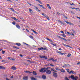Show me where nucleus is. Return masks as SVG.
<instances>
[{
	"label": "nucleus",
	"mask_w": 80,
	"mask_h": 80,
	"mask_svg": "<svg viewBox=\"0 0 80 80\" xmlns=\"http://www.w3.org/2000/svg\"><path fill=\"white\" fill-rule=\"evenodd\" d=\"M40 58H45V56H40Z\"/></svg>",
	"instance_id": "cd10ccee"
},
{
	"label": "nucleus",
	"mask_w": 80,
	"mask_h": 80,
	"mask_svg": "<svg viewBox=\"0 0 80 80\" xmlns=\"http://www.w3.org/2000/svg\"><path fill=\"white\" fill-rule=\"evenodd\" d=\"M80 62L77 63V65H80Z\"/></svg>",
	"instance_id": "69168bd1"
},
{
	"label": "nucleus",
	"mask_w": 80,
	"mask_h": 80,
	"mask_svg": "<svg viewBox=\"0 0 80 80\" xmlns=\"http://www.w3.org/2000/svg\"><path fill=\"white\" fill-rule=\"evenodd\" d=\"M59 54H60V55H64V53H62V52H60Z\"/></svg>",
	"instance_id": "473e14b6"
},
{
	"label": "nucleus",
	"mask_w": 80,
	"mask_h": 80,
	"mask_svg": "<svg viewBox=\"0 0 80 80\" xmlns=\"http://www.w3.org/2000/svg\"><path fill=\"white\" fill-rule=\"evenodd\" d=\"M11 18H12V19H13L14 20H15V21H16V22H20V21L18 20V19H17L16 18H15V17H11Z\"/></svg>",
	"instance_id": "7ed1b4c3"
},
{
	"label": "nucleus",
	"mask_w": 80,
	"mask_h": 80,
	"mask_svg": "<svg viewBox=\"0 0 80 80\" xmlns=\"http://www.w3.org/2000/svg\"><path fill=\"white\" fill-rule=\"evenodd\" d=\"M71 12L73 14H75V12H73L72 11H71Z\"/></svg>",
	"instance_id": "a19ab883"
},
{
	"label": "nucleus",
	"mask_w": 80,
	"mask_h": 80,
	"mask_svg": "<svg viewBox=\"0 0 80 80\" xmlns=\"http://www.w3.org/2000/svg\"><path fill=\"white\" fill-rule=\"evenodd\" d=\"M45 68H42L40 71V72L42 73H44V72H46V70L45 69Z\"/></svg>",
	"instance_id": "f03ea898"
},
{
	"label": "nucleus",
	"mask_w": 80,
	"mask_h": 80,
	"mask_svg": "<svg viewBox=\"0 0 80 80\" xmlns=\"http://www.w3.org/2000/svg\"><path fill=\"white\" fill-rule=\"evenodd\" d=\"M62 45H64V46H65V47H66L67 45H66V44H65L63 43V42L62 43Z\"/></svg>",
	"instance_id": "f704fd0d"
},
{
	"label": "nucleus",
	"mask_w": 80,
	"mask_h": 80,
	"mask_svg": "<svg viewBox=\"0 0 80 80\" xmlns=\"http://www.w3.org/2000/svg\"><path fill=\"white\" fill-rule=\"evenodd\" d=\"M49 65H50V63H49L48 64L46 65L45 66H46V67H47L48 66H49Z\"/></svg>",
	"instance_id": "09e8293b"
},
{
	"label": "nucleus",
	"mask_w": 80,
	"mask_h": 80,
	"mask_svg": "<svg viewBox=\"0 0 80 80\" xmlns=\"http://www.w3.org/2000/svg\"><path fill=\"white\" fill-rule=\"evenodd\" d=\"M2 62H5V60H3L2 61Z\"/></svg>",
	"instance_id": "052dcab7"
},
{
	"label": "nucleus",
	"mask_w": 80,
	"mask_h": 80,
	"mask_svg": "<svg viewBox=\"0 0 80 80\" xmlns=\"http://www.w3.org/2000/svg\"><path fill=\"white\" fill-rule=\"evenodd\" d=\"M45 18H47L48 20H50V18H49V17H48V16H46V17Z\"/></svg>",
	"instance_id": "5701e85b"
},
{
	"label": "nucleus",
	"mask_w": 80,
	"mask_h": 80,
	"mask_svg": "<svg viewBox=\"0 0 80 80\" xmlns=\"http://www.w3.org/2000/svg\"><path fill=\"white\" fill-rule=\"evenodd\" d=\"M24 72H25V73H32V72H30L29 71H25Z\"/></svg>",
	"instance_id": "2eb2a0df"
},
{
	"label": "nucleus",
	"mask_w": 80,
	"mask_h": 80,
	"mask_svg": "<svg viewBox=\"0 0 80 80\" xmlns=\"http://www.w3.org/2000/svg\"><path fill=\"white\" fill-rule=\"evenodd\" d=\"M12 24H13V25H15V22H13L12 23Z\"/></svg>",
	"instance_id": "ea45409f"
},
{
	"label": "nucleus",
	"mask_w": 80,
	"mask_h": 80,
	"mask_svg": "<svg viewBox=\"0 0 80 80\" xmlns=\"http://www.w3.org/2000/svg\"><path fill=\"white\" fill-rule=\"evenodd\" d=\"M66 23H67L68 24H69V22L67 21H65Z\"/></svg>",
	"instance_id": "a18cd8bd"
},
{
	"label": "nucleus",
	"mask_w": 80,
	"mask_h": 80,
	"mask_svg": "<svg viewBox=\"0 0 80 80\" xmlns=\"http://www.w3.org/2000/svg\"><path fill=\"white\" fill-rule=\"evenodd\" d=\"M57 14H58V15L60 16V13L58 12H57Z\"/></svg>",
	"instance_id": "e433bc0d"
},
{
	"label": "nucleus",
	"mask_w": 80,
	"mask_h": 80,
	"mask_svg": "<svg viewBox=\"0 0 80 80\" xmlns=\"http://www.w3.org/2000/svg\"><path fill=\"white\" fill-rule=\"evenodd\" d=\"M64 18H66V19H67V18H67V17L66 16H64Z\"/></svg>",
	"instance_id": "37998d69"
},
{
	"label": "nucleus",
	"mask_w": 80,
	"mask_h": 80,
	"mask_svg": "<svg viewBox=\"0 0 80 80\" xmlns=\"http://www.w3.org/2000/svg\"><path fill=\"white\" fill-rule=\"evenodd\" d=\"M28 76H24L23 78V80H28Z\"/></svg>",
	"instance_id": "6e6552de"
},
{
	"label": "nucleus",
	"mask_w": 80,
	"mask_h": 80,
	"mask_svg": "<svg viewBox=\"0 0 80 80\" xmlns=\"http://www.w3.org/2000/svg\"><path fill=\"white\" fill-rule=\"evenodd\" d=\"M57 53H60L61 52L58 51V52H56Z\"/></svg>",
	"instance_id": "4d7b16f0"
},
{
	"label": "nucleus",
	"mask_w": 80,
	"mask_h": 80,
	"mask_svg": "<svg viewBox=\"0 0 80 80\" xmlns=\"http://www.w3.org/2000/svg\"><path fill=\"white\" fill-rule=\"evenodd\" d=\"M31 80H37V78H35L33 77H31Z\"/></svg>",
	"instance_id": "ddd939ff"
},
{
	"label": "nucleus",
	"mask_w": 80,
	"mask_h": 80,
	"mask_svg": "<svg viewBox=\"0 0 80 80\" xmlns=\"http://www.w3.org/2000/svg\"><path fill=\"white\" fill-rule=\"evenodd\" d=\"M29 11L30 13H33V11L32 10V9H29Z\"/></svg>",
	"instance_id": "1a4fd4ad"
},
{
	"label": "nucleus",
	"mask_w": 80,
	"mask_h": 80,
	"mask_svg": "<svg viewBox=\"0 0 80 80\" xmlns=\"http://www.w3.org/2000/svg\"><path fill=\"white\" fill-rule=\"evenodd\" d=\"M42 15H43V16H44L45 18L46 17H47V15H46L44 13H42Z\"/></svg>",
	"instance_id": "a211bd4d"
},
{
	"label": "nucleus",
	"mask_w": 80,
	"mask_h": 80,
	"mask_svg": "<svg viewBox=\"0 0 80 80\" xmlns=\"http://www.w3.org/2000/svg\"><path fill=\"white\" fill-rule=\"evenodd\" d=\"M62 36L63 37H65V38H66L67 37V36H66V35H64V34H62Z\"/></svg>",
	"instance_id": "7c9ffc66"
},
{
	"label": "nucleus",
	"mask_w": 80,
	"mask_h": 80,
	"mask_svg": "<svg viewBox=\"0 0 80 80\" xmlns=\"http://www.w3.org/2000/svg\"><path fill=\"white\" fill-rule=\"evenodd\" d=\"M48 67L47 68H45V70H48Z\"/></svg>",
	"instance_id": "8fccbe9b"
},
{
	"label": "nucleus",
	"mask_w": 80,
	"mask_h": 80,
	"mask_svg": "<svg viewBox=\"0 0 80 80\" xmlns=\"http://www.w3.org/2000/svg\"><path fill=\"white\" fill-rule=\"evenodd\" d=\"M57 61V59H55V60H54V59H53V61H52V62H56Z\"/></svg>",
	"instance_id": "79ce46f5"
},
{
	"label": "nucleus",
	"mask_w": 80,
	"mask_h": 80,
	"mask_svg": "<svg viewBox=\"0 0 80 80\" xmlns=\"http://www.w3.org/2000/svg\"><path fill=\"white\" fill-rule=\"evenodd\" d=\"M66 70L68 72H69V69H66Z\"/></svg>",
	"instance_id": "864d4df0"
},
{
	"label": "nucleus",
	"mask_w": 80,
	"mask_h": 80,
	"mask_svg": "<svg viewBox=\"0 0 80 80\" xmlns=\"http://www.w3.org/2000/svg\"><path fill=\"white\" fill-rule=\"evenodd\" d=\"M67 33H68V35H70V32H67Z\"/></svg>",
	"instance_id": "5fc2aeb1"
},
{
	"label": "nucleus",
	"mask_w": 80,
	"mask_h": 80,
	"mask_svg": "<svg viewBox=\"0 0 80 80\" xmlns=\"http://www.w3.org/2000/svg\"><path fill=\"white\" fill-rule=\"evenodd\" d=\"M5 51H2V54H4V53H5Z\"/></svg>",
	"instance_id": "2f4dec72"
},
{
	"label": "nucleus",
	"mask_w": 80,
	"mask_h": 80,
	"mask_svg": "<svg viewBox=\"0 0 80 80\" xmlns=\"http://www.w3.org/2000/svg\"><path fill=\"white\" fill-rule=\"evenodd\" d=\"M46 50V48H44L43 47L38 48V50Z\"/></svg>",
	"instance_id": "423d86ee"
},
{
	"label": "nucleus",
	"mask_w": 80,
	"mask_h": 80,
	"mask_svg": "<svg viewBox=\"0 0 80 80\" xmlns=\"http://www.w3.org/2000/svg\"><path fill=\"white\" fill-rule=\"evenodd\" d=\"M16 27L17 28H18V29H20V26H19V25L17 24L16 25Z\"/></svg>",
	"instance_id": "4468645a"
},
{
	"label": "nucleus",
	"mask_w": 80,
	"mask_h": 80,
	"mask_svg": "<svg viewBox=\"0 0 80 80\" xmlns=\"http://www.w3.org/2000/svg\"><path fill=\"white\" fill-rule=\"evenodd\" d=\"M53 76L55 77V78H57V73L55 72H53Z\"/></svg>",
	"instance_id": "39448f33"
},
{
	"label": "nucleus",
	"mask_w": 80,
	"mask_h": 80,
	"mask_svg": "<svg viewBox=\"0 0 80 80\" xmlns=\"http://www.w3.org/2000/svg\"><path fill=\"white\" fill-rule=\"evenodd\" d=\"M20 57H23V55H22V54H20Z\"/></svg>",
	"instance_id": "774afa93"
},
{
	"label": "nucleus",
	"mask_w": 80,
	"mask_h": 80,
	"mask_svg": "<svg viewBox=\"0 0 80 80\" xmlns=\"http://www.w3.org/2000/svg\"><path fill=\"white\" fill-rule=\"evenodd\" d=\"M32 73L33 75H37V72H36L34 71L32 72Z\"/></svg>",
	"instance_id": "dca6fc26"
},
{
	"label": "nucleus",
	"mask_w": 80,
	"mask_h": 80,
	"mask_svg": "<svg viewBox=\"0 0 80 80\" xmlns=\"http://www.w3.org/2000/svg\"><path fill=\"white\" fill-rule=\"evenodd\" d=\"M36 10H37V11H38V12H40V10H39V9H38V8H36Z\"/></svg>",
	"instance_id": "bb28decb"
},
{
	"label": "nucleus",
	"mask_w": 80,
	"mask_h": 80,
	"mask_svg": "<svg viewBox=\"0 0 80 80\" xmlns=\"http://www.w3.org/2000/svg\"><path fill=\"white\" fill-rule=\"evenodd\" d=\"M61 72H62L63 73L65 72V70H63V69H62L61 70Z\"/></svg>",
	"instance_id": "393cba45"
},
{
	"label": "nucleus",
	"mask_w": 80,
	"mask_h": 80,
	"mask_svg": "<svg viewBox=\"0 0 80 80\" xmlns=\"http://www.w3.org/2000/svg\"><path fill=\"white\" fill-rule=\"evenodd\" d=\"M11 68L12 69V70H17V68H16V67H14V66L12 67Z\"/></svg>",
	"instance_id": "9b49d317"
},
{
	"label": "nucleus",
	"mask_w": 80,
	"mask_h": 80,
	"mask_svg": "<svg viewBox=\"0 0 80 80\" xmlns=\"http://www.w3.org/2000/svg\"><path fill=\"white\" fill-rule=\"evenodd\" d=\"M67 66H68V67H70V65L68 64H67Z\"/></svg>",
	"instance_id": "e2e57ef3"
},
{
	"label": "nucleus",
	"mask_w": 80,
	"mask_h": 80,
	"mask_svg": "<svg viewBox=\"0 0 80 80\" xmlns=\"http://www.w3.org/2000/svg\"><path fill=\"white\" fill-rule=\"evenodd\" d=\"M29 37L31 38H33V36H32L31 35L29 36Z\"/></svg>",
	"instance_id": "58836bf2"
},
{
	"label": "nucleus",
	"mask_w": 80,
	"mask_h": 80,
	"mask_svg": "<svg viewBox=\"0 0 80 80\" xmlns=\"http://www.w3.org/2000/svg\"><path fill=\"white\" fill-rule=\"evenodd\" d=\"M61 33H63L64 34V32H63V31H60Z\"/></svg>",
	"instance_id": "603ef678"
},
{
	"label": "nucleus",
	"mask_w": 80,
	"mask_h": 80,
	"mask_svg": "<svg viewBox=\"0 0 80 80\" xmlns=\"http://www.w3.org/2000/svg\"><path fill=\"white\" fill-rule=\"evenodd\" d=\"M50 66H51V67H54V65L53 64H50Z\"/></svg>",
	"instance_id": "49530a36"
},
{
	"label": "nucleus",
	"mask_w": 80,
	"mask_h": 80,
	"mask_svg": "<svg viewBox=\"0 0 80 80\" xmlns=\"http://www.w3.org/2000/svg\"><path fill=\"white\" fill-rule=\"evenodd\" d=\"M60 23H61V24H62V25H65V23H63V22L61 21L60 22Z\"/></svg>",
	"instance_id": "b1692460"
},
{
	"label": "nucleus",
	"mask_w": 80,
	"mask_h": 80,
	"mask_svg": "<svg viewBox=\"0 0 80 80\" xmlns=\"http://www.w3.org/2000/svg\"><path fill=\"white\" fill-rule=\"evenodd\" d=\"M55 69L57 70H59V71H60V69L57 68H55Z\"/></svg>",
	"instance_id": "c85d7f7f"
},
{
	"label": "nucleus",
	"mask_w": 80,
	"mask_h": 80,
	"mask_svg": "<svg viewBox=\"0 0 80 80\" xmlns=\"http://www.w3.org/2000/svg\"><path fill=\"white\" fill-rule=\"evenodd\" d=\"M38 5H39V6H40V7H42V8L44 9V7H43V5H41L40 4H38Z\"/></svg>",
	"instance_id": "aec40b11"
},
{
	"label": "nucleus",
	"mask_w": 80,
	"mask_h": 80,
	"mask_svg": "<svg viewBox=\"0 0 80 80\" xmlns=\"http://www.w3.org/2000/svg\"><path fill=\"white\" fill-rule=\"evenodd\" d=\"M27 2L28 3V4H29V5H30V6H31L32 5V4H30V2Z\"/></svg>",
	"instance_id": "4c0bfd02"
},
{
	"label": "nucleus",
	"mask_w": 80,
	"mask_h": 80,
	"mask_svg": "<svg viewBox=\"0 0 80 80\" xmlns=\"http://www.w3.org/2000/svg\"><path fill=\"white\" fill-rule=\"evenodd\" d=\"M73 71H70L69 73H73Z\"/></svg>",
	"instance_id": "3c124183"
},
{
	"label": "nucleus",
	"mask_w": 80,
	"mask_h": 80,
	"mask_svg": "<svg viewBox=\"0 0 80 80\" xmlns=\"http://www.w3.org/2000/svg\"><path fill=\"white\" fill-rule=\"evenodd\" d=\"M50 60H52V61H53V58H51L50 59Z\"/></svg>",
	"instance_id": "de8ad7c7"
},
{
	"label": "nucleus",
	"mask_w": 80,
	"mask_h": 80,
	"mask_svg": "<svg viewBox=\"0 0 80 80\" xmlns=\"http://www.w3.org/2000/svg\"><path fill=\"white\" fill-rule=\"evenodd\" d=\"M69 25H72V22L69 23Z\"/></svg>",
	"instance_id": "0e129e2a"
},
{
	"label": "nucleus",
	"mask_w": 80,
	"mask_h": 80,
	"mask_svg": "<svg viewBox=\"0 0 80 80\" xmlns=\"http://www.w3.org/2000/svg\"><path fill=\"white\" fill-rule=\"evenodd\" d=\"M47 39L48 40H49V41H50V42H52V43L53 42V41H52V40L51 39L48 38H47Z\"/></svg>",
	"instance_id": "f8f14e48"
},
{
	"label": "nucleus",
	"mask_w": 80,
	"mask_h": 80,
	"mask_svg": "<svg viewBox=\"0 0 80 80\" xmlns=\"http://www.w3.org/2000/svg\"><path fill=\"white\" fill-rule=\"evenodd\" d=\"M64 80H69V79H68V78L66 77H65V78H64Z\"/></svg>",
	"instance_id": "a878e982"
},
{
	"label": "nucleus",
	"mask_w": 80,
	"mask_h": 80,
	"mask_svg": "<svg viewBox=\"0 0 80 80\" xmlns=\"http://www.w3.org/2000/svg\"><path fill=\"white\" fill-rule=\"evenodd\" d=\"M47 6L48 7V8H49V9H51V7H50V6L49 4H47Z\"/></svg>",
	"instance_id": "412c9836"
},
{
	"label": "nucleus",
	"mask_w": 80,
	"mask_h": 80,
	"mask_svg": "<svg viewBox=\"0 0 80 80\" xmlns=\"http://www.w3.org/2000/svg\"><path fill=\"white\" fill-rule=\"evenodd\" d=\"M54 70H55V69H54V68H52L51 69V70L52 71V72H53L54 71Z\"/></svg>",
	"instance_id": "c756f323"
},
{
	"label": "nucleus",
	"mask_w": 80,
	"mask_h": 80,
	"mask_svg": "<svg viewBox=\"0 0 80 80\" xmlns=\"http://www.w3.org/2000/svg\"><path fill=\"white\" fill-rule=\"evenodd\" d=\"M16 45H18V46H20V45H21V44L19 43H16Z\"/></svg>",
	"instance_id": "6ab92c4d"
},
{
	"label": "nucleus",
	"mask_w": 80,
	"mask_h": 80,
	"mask_svg": "<svg viewBox=\"0 0 80 80\" xmlns=\"http://www.w3.org/2000/svg\"><path fill=\"white\" fill-rule=\"evenodd\" d=\"M34 33H35V34H36V35H37V34H38V33H37V32H36L35 31H34Z\"/></svg>",
	"instance_id": "72a5a7b5"
},
{
	"label": "nucleus",
	"mask_w": 80,
	"mask_h": 80,
	"mask_svg": "<svg viewBox=\"0 0 80 80\" xmlns=\"http://www.w3.org/2000/svg\"><path fill=\"white\" fill-rule=\"evenodd\" d=\"M71 56V54H68V55H67V57H70V56Z\"/></svg>",
	"instance_id": "c9c22d12"
},
{
	"label": "nucleus",
	"mask_w": 80,
	"mask_h": 80,
	"mask_svg": "<svg viewBox=\"0 0 80 80\" xmlns=\"http://www.w3.org/2000/svg\"><path fill=\"white\" fill-rule=\"evenodd\" d=\"M0 69H5V68L3 66H0Z\"/></svg>",
	"instance_id": "f3484780"
},
{
	"label": "nucleus",
	"mask_w": 80,
	"mask_h": 80,
	"mask_svg": "<svg viewBox=\"0 0 80 80\" xmlns=\"http://www.w3.org/2000/svg\"><path fill=\"white\" fill-rule=\"evenodd\" d=\"M71 78L73 80H77V79H78V77H77L76 76L75 77L73 75L71 76Z\"/></svg>",
	"instance_id": "f257e3e1"
},
{
	"label": "nucleus",
	"mask_w": 80,
	"mask_h": 80,
	"mask_svg": "<svg viewBox=\"0 0 80 80\" xmlns=\"http://www.w3.org/2000/svg\"><path fill=\"white\" fill-rule=\"evenodd\" d=\"M46 73L47 74H51L52 73V72H51V71L50 70H47L46 71Z\"/></svg>",
	"instance_id": "0eeeda50"
},
{
	"label": "nucleus",
	"mask_w": 80,
	"mask_h": 80,
	"mask_svg": "<svg viewBox=\"0 0 80 80\" xmlns=\"http://www.w3.org/2000/svg\"><path fill=\"white\" fill-rule=\"evenodd\" d=\"M70 8H72V9H75V8L70 7Z\"/></svg>",
	"instance_id": "6e6d98bb"
},
{
	"label": "nucleus",
	"mask_w": 80,
	"mask_h": 80,
	"mask_svg": "<svg viewBox=\"0 0 80 80\" xmlns=\"http://www.w3.org/2000/svg\"><path fill=\"white\" fill-rule=\"evenodd\" d=\"M70 5H75L73 3H72V4L70 3Z\"/></svg>",
	"instance_id": "c03bdc74"
},
{
	"label": "nucleus",
	"mask_w": 80,
	"mask_h": 80,
	"mask_svg": "<svg viewBox=\"0 0 80 80\" xmlns=\"http://www.w3.org/2000/svg\"><path fill=\"white\" fill-rule=\"evenodd\" d=\"M58 38H61V39H62V40H65V41H67V42H68L67 39L62 38V37H61L60 36H58Z\"/></svg>",
	"instance_id": "20e7f679"
},
{
	"label": "nucleus",
	"mask_w": 80,
	"mask_h": 80,
	"mask_svg": "<svg viewBox=\"0 0 80 80\" xmlns=\"http://www.w3.org/2000/svg\"><path fill=\"white\" fill-rule=\"evenodd\" d=\"M12 50L13 51V52H17V51L16 50Z\"/></svg>",
	"instance_id": "680f3d73"
},
{
	"label": "nucleus",
	"mask_w": 80,
	"mask_h": 80,
	"mask_svg": "<svg viewBox=\"0 0 80 80\" xmlns=\"http://www.w3.org/2000/svg\"><path fill=\"white\" fill-rule=\"evenodd\" d=\"M75 10H79V8H75Z\"/></svg>",
	"instance_id": "13d9d810"
},
{
	"label": "nucleus",
	"mask_w": 80,
	"mask_h": 80,
	"mask_svg": "<svg viewBox=\"0 0 80 80\" xmlns=\"http://www.w3.org/2000/svg\"><path fill=\"white\" fill-rule=\"evenodd\" d=\"M13 48H16L17 49H19V48L18 47H17L16 46H13Z\"/></svg>",
	"instance_id": "4be33fe9"
},
{
	"label": "nucleus",
	"mask_w": 80,
	"mask_h": 80,
	"mask_svg": "<svg viewBox=\"0 0 80 80\" xmlns=\"http://www.w3.org/2000/svg\"><path fill=\"white\" fill-rule=\"evenodd\" d=\"M64 66H65V67H67V65L66 64H64Z\"/></svg>",
	"instance_id": "338daca9"
},
{
	"label": "nucleus",
	"mask_w": 80,
	"mask_h": 80,
	"mask_svg": "<svg viewBox=\"0 0 80 80\" xmlns=\"http://www.w3.org/2000/svg\"><path fill=\"white\" fill-rule=\"evenodd\" d=\"M42 78L43 79H46V76L45 75H43L42 76Z\"/></svg>",
	"instance_id": "9d476101"
},
{
	"label": "nucleus",
	"mask_w": 80,
	"mask_h": 80,
	"mask_svg": "<svg viewBox=\"0 0 80 80\" xmlns=\"http://www.w3.org/2000/svg\"><path fill=\"white\" fill-rule=\"evenodd\" d=\"M72 32H73L74 33H75V32L73 30H72Z\"/></svg>",
	"instance_id": "bf43d9fd"
}]
</instances>
